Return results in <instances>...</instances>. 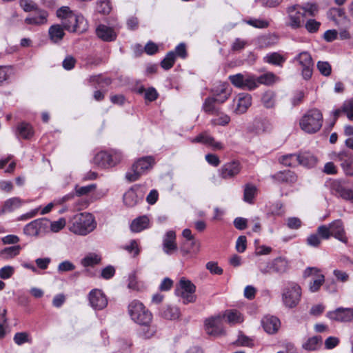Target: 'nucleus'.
<instances>
[{"label": "nucleus", "instance_id": "bf43d9fd", "mask_svg": "<svg viewBox=\"0 0 353 353\" xmlns=\"http://www.w3.org/2000/svg\"><path fill=\"white\" fill-rule=\"evenodd\" d=\"M123 249L128 251L129 253H133L134 256H137L140 252L136 240H131L129 245L123 246Z\"/></svg>", "mask_w": 353, "mask_h": 353}, {"label": "nucleus", "instance_id": "423d86ee", "mask_svg": "<svg viewBox=\"0 0 353 353\" xmlns=\"http://www.w3.org/2000/svg\"><path fill=\"white\" fill-rule=\"evenodd\" d=\"M128 313L132 320L139 325L152 323V313L139 301L134 300L129 304Z\"/></svg>", "mask_w": 353, "mask_h": 353}, {"label": "nucleus", "instance_id": "ea45409f", "mask_svg": "<svg viewBox=\"0 0 353 353\" xmlns=\"http://www.w3.org/2000/svg\"><path fill=\"white\" fill-rule=\"evenodd\" d=\"M322 343V337L315 336L309 338L307 341L303 344V347L308 351H315L318 350Z\"/></svg>", "mask_w": 353, "mask_h": 353}, {"label": "nucleus", "instance_id": "ddd939ff", "mask_svg": "<svg viewBox=\"0 0 353 353\" xmlns=\"http://www.w3.org/2000/svg\"><path fill=\"white\" fill-rule=\"evenodd\" d=\"M144 192L139 185H135L125 192L123 196L124 205L128 208H133L141 201Z\"/></svg>", "mask_w": 353, "mask_h": 353}, {"label": "nucleus", "instance_id": "338daca9", "mask_svg": "<svg viewBox=\"0 0 353 353\" xmlns=\"http://www.w3.org/2000/svg\"><path fill=\"white\" fill-rule=\"evenodd\" d=\"M321 240L320 236L317 233L311 234L307 238V245L312 247H318L321 244Z\"/></svg>", "mask_w": 353, "mask_h": 353}, {"label": "nucleus", "instance_id": "5fc2aeb1", "mask_svg": "<svg viewBox=\"0 0 353 353\" xmlns=\"http://www.w3.org/2000/svg\"><path fill=\"white\" fill-rule=\"evenodd\" d=\"M20 7L26 12L37 11L38 6L32 0H19Z\"/></svg>", "mask_w": 353, "mask_h": 353}, {"label": "nucleus", "instance_id": "13d9d810", "mask_svg": "<svg viewBox=\"0 0 353 353\" xmlns=\"http://www.w3.org/2000/svg\"><path fill=\"white\" fill-rule=\"evenodd\" d=\"M321 26V23L315 19H308L305 24V28L310 33L316 32Z\"/></svg>", "mask_w": 353, "mask_h": 353}, {"label": "nucleus", "instance_id": "473e14b6", "mask_svg": "<svg viewBox=\"0 0 353 353\" xmlns=\"http://www.w3.org/2000/svg\"><path fill=\"white\" fill-rule=\"evenodd\" d=\"M161 315L165 319L175 320L180 316V311L177 307L167 305L161 310Z\"/></svg>", "mask_w": 353, "mask_h": 353}, {"label": "nucleus", "instance_id": "680f3d73", "mask_svg": "<svg viewBox=\"0 0 353 353\" xmlns=\"http://www.w3.org/2000/svg\"><path fill=\"white\" fill-rule=\"evenodd\" d=\"M317 234L321 239H328L331 236L330 228L328 225H322L317 228Z\"/></svg>", "mask_w": 353, "mask_h": 353}, {"label": "nucleus", "instance_id": "f03ea898", "mask_svg": "<svg viewBox=\"0 0 353 353\" xmlns=\"http://www.w3.org/2000/svg\"><path fill=\"white\" fill-rule=\"evenodd\" d=\"M230 95V90L228 85L225 83L221 84L214 90L213 97H208L205 99L202 110L210 114H218L220 109L216 106V104L224 103Z\"/></svg>", "mask_w": 353, "mask_h": 353}, {"label": "nucleus", "instance_id": "58836bf2", "mask_svg": "<svg viewBox=\"0 0 353 353\" xmlns=\"http://www.w3.org/2000/svg\"><path fill=\"white\" fill-rule=\"evenodd\" d=\"M285 60L286 59L279 52L269 53L264 57L266 63L278 66H282Z\"/></svg>", "mask_w": 353, "mask_h": 353}, {"label": "nucleus", "instance_id": "7ed1b4c3", "mask_svg": "<svg viewBox=\"0 0 353 353\" xmlns=\"http://www.w3.org/2000/svg\"><path fill=\"white\" fill-rule=\"evenodd\" d=\"M301 294L300 285L295 282L288 281L281 290L282 302L286 307L294 308L299 303Z\"/></svg>", "mask_w": 353, "mask_h": 353}, {"label": "nucleus", "instance_id": "de8ad7c7", "mask_svg": "<svg viewBox=\"0 0 353 353\" xmlns=\"http://www.w3.org/2000/svg\"><path fill=\"white\" fill-rule=\"evenodd\" d=\"M14 343L21 345L26 343H32V339L30 334L26 332H17L13 338Z\"/></svg>", "mask_w": 353, "mask_h": 353}, {"label": "nucleus", "instance_id": "603ef678", "mask_svg": "<svg viewBox=\"0 0 353 353\" xmlns=\"http://www.w3.org/2000/svg\"><path fill=\"white\" fill-rule=\"evenodd\" d=\"M96 187L97 185L95 184H90L85 186H79L76 185L74 190L77 196H81L88 195L89 193L94 191L96 189Z\"/></svg>", "mask_w": 353, "mask_h": 353}, {"label": "nucleus", "instance_id": "4468645a", "mask_svg": "<svg viewBox=\"0 0 353 353\" xmlns=\"http://www.w3.org/2000/svg\"><path fill=\"white\" fill-rule=\"evenodd\" d=\"M300 10L299 5L291 6L287 8L288 19L287 26L292 29H298L302 26L305 12H301Z\"/></svg>", "mask_w": 353, "mask_h": 353}, {"label": "nucleus", "instance_id": "cd10ccee", "mask_svg": "<svg viewBox=\"0 0 353 353\" xmlns=\"http://www.w3.org/2000/svg\"><path fill=\"white\" fill-rule=\"evenodd\" d=\"M36 15L28 17L25 19V23L27 24L41 26L47 23L48 13L43 10H37Z\"/></svg>", "mask_w": 353, "mask_h": 353}, {"label": "nucleus", "instance_id": "09e8293b", "mask_svg": "<svg viewBox=\"0 0 353 353\" xmlns=\"http://www.w3.org/2000/svg\"><path fill=\"white\" fill-rule=\"evenodd\" d=\"M215 114L217 115V117L213 118L210 120V124L212 126H225L230 123V117L228 114L224 113H220L219 112L218 114Z\"/></svg>", "mask_w": 353, "mask_h": 353}, {"label": "nucleus", "instance_id": "4be33fe9", "mask_svg": "<svg viewBox=\"0 0 353 353\" xmlns=\"http://www.w3.org/2000/svg\"><path fill=\"white\" fill-rule=\"evenodd\" d=\"M117 26L108 27L101 24L96 29V34L101 40L107 42L114 41L117 38Z\"/></svg>", "mask_w": 353, "mask_h": 353}, {"label": "nucleus", "instance_id": "f704fd0d", "mask_svg": "<svg viewBox=\"0 0 353 353\" xmlns=\"http://www.w3.org/2000/svg\"><path fill=\"white\" fill-rule=\"evenodd\" d=\"M256 192L257 188L256 185L251 183L245 184L243 190V201L248 203L252 204Z\"/></svg>", "mask_w": 353, "mask_h": 353}, {"label": "nucleus", "instance_id": "2eb2a0df", "mask_svg": "<svg viewBox=\"0 0 353 353\" xmlns=\"http://www.w3.org/2000/svg\"><path fill=\"white\" fill-rule=\"evenodd\" d=\"M312 274H316V277L313 278V280L309 283V290L311 292H316L319 290L321 286L325 282V276L321 273V270L314 267H308L304 272L303 276L306 279L312 276Z\"/></svg>", "mask_w": 353, "mask_h": 353}, {"label": "nucleus", "instance_id": "9b49d317", "mask_svg": "<svg viewBox=\"0 0 353 353\" xmlns=\"http://www.w3.org/2000/svg\"><path fill=\"white\" fill-rule=\"evenodd\" d=\"M64 28L70 32H83L87 28V22L82 15L70 14L62 21Z\"/></svg>", "mask_w": 353, "mask_h": 353}, {"label": "nucleus", "instance_id": "6ab92c4d", "mask_svg": "<svg viewBox=\"0 0 353 353\" xmlns=\"http://www.w3.org/2000/svg\"><path fill=\"white\" fill-rule=\"evenodd\" d=\"M192 143H200L211 147L213 150H222L224 149V145L215 140L208 132L205 131L198 134L195 138L191 140Z\"/></svg>", "mask_w": 353, "mask_h": 353}, {"label": "nucleus", "instance_id": "e433bc0d", "mask_svg": "<svg viewBox=\"0 0 353 353\" xmlns=\"http://www.w3.org/2000/svg\"><path fill=\"white\" fill-rule=\"evenodd\" d=\"M299 165L307 168L314 167L317 162V159L316 158V157H314L312 154L310 152H304L302 154H299Z\"/></svg>", "mask_w": 353, "mask_h": 353}, {"label": "nucleus", "instance_id": "a18cd8bd", "mask_svg": "<svg viewBox=\"0 0 353 353\" xmlns=\"http://www.w3.org/2000/svg\"><path fill=\"white\" fill-rule=\"evenodd\" d=\"M141 326L139 335L144 339H150L157 332L156 327L151 323L148 325H140Z\"/></svg>", "mask_w": 353, "mask_h": 353}, {"label": "nucleus", "instance_id": "c03bdc74", "mask_svg": "<svg viewBox=\"0 0 353 353\" xmlns=\"http://www.w3.org/2000/svg\"><path fill=\"white\" fill-rule=\"evenodd\" d=\"M277 79V77L272 72H267L259 76V77H256L257 86L259 84L270 85L273 84Z\"/></svg>", "mask_w": 353, "mask_h": 353}, {"label": "nucleus", "instance_id": "6e6d98bb", "mask_svg": "<svg viewBox=\"0 0 353 353\" xmlns=\"http://www.w3.org/2000/svg\"><path fill=\"white\" fill-rule=\"evenodd\" d=\"M274 94L272 92H266L262 97V102L265 107L271 108L274 105Z\"/></svg>", "mask_w": 353, "mask_h": 353}, {"label": "nucleus", "instance_id": "49530a36", "mask_svg": "<svg viewBox=\"0 0 353 353\" xmlns=\"http://www.w3.org/2000/svg\"><path fill=\"white\" fill-rule=\"evenodd\" d=\"M101 256L95 253H90L81 260V264L84 267L93 266L99 263Z\"/></svg>", "mask_w": 353, "mask_h": 353}, {"label": "nucleus", "instance_id": "a878e982", "mask_svg": "<svg viewBox=\"0 0 353 353\" xmlns=\"http://www.w3.org/2000/svg\"><path fill=\"white\" fill-rule=\"evenodd\" d=\"M43 219H35L28 223L23 228V233L30 236H38L41 230L44 228Z\"/></svg>", "mask_w": 353, "mask_h": 353}, {"label": "nucleus", "instance_id": "412c9836", "mask_svg": "<svg viewBox=\"0 0 353 353\" xmlns=\"http://www.w3.org/2000/svg\"><path fill=\"white\" fill-rule=\"evenodd\" d=\"M234 101L236 104L234 112L238 114H243L252 104V97L248 93H240Z\"/></svg>", "mask_w": 353, "mask_h": 353}, {"label": "nucleus", "instance_id": "4c0bfd02", "mask_svg": "<svg viewBox=\"0 0 353 353\" xmlns=\"http://www.w3.org/2000/svg\"><path fill=\"white\" fill-rule=\"evenodd\" d=\"M21 249L19 245L6 248L0 252V257L4 260L12 259L19 254Z\"/></svg>", "mask_w": 353, "mask_h": 353}, {"label": "nucleus", "instance_id": "a211bd4d", "mask_svg": "<svg viewBox=\"0 0 353 353\" xmlns=\"http://www.w3.org/2000/svg\"><path fill=\"white\" fill-rule=\"evenodd\" d=\"M241 170V163L237 161H232L223 164L219 170V172L222 179H229L238 175Z\"/></svg>", "mask_w": 353, "mask_h": 353}, {"label": "nucleus", "instance_id": "0eeeda50", "mask_svg": "<svg viewBox=\"0 0 353 353\" xmlns=\"http://www.w3.org/2000/svg\"><path fill=\"white\" fill-rule=\"evenodd\" d=\"M195 291L196 286L190 280L183 277L180 279L175 292L183 299L184 304H188L196 301Z\"/></svg>", "mask_w": 353, "mask_h": 353}, {"label": "nucleus", "instance_id": "774afa93", "mask_svg": "<svg viewBox=\"0 0 353 353\" xmlns=\"http://www.w3.org/2000/svg\"><path fill=\"white\" fill-rule=\"evenodd\" d=\"M301 9L312 17L315 16L318 12V6L316 3H307L304 6L301 7Z\"/></svg>", "mask_w": 353, "mask_h": 353}, {"label": "nucleus", "instance_id": "69168bd1", "mask_svg": "<svg viewBox=\"0 0 353 353\" xmlns=\"http://www.w3.org/2000/svg\"><path fill=\"white\" fill-rule=\"evenodd\" d=\"M65 219L61 218L59 220L51 223L50 229L52 232H57L65 227Z\"/></svg>", "mask_w": 353, "mask_h": 353}, {"label": "nucleus", "instance_id": "a19ab883", "mask_svg": "<svg viewBox=\"0 0 353 353\" xmlns=\"http://www.w3.org/2000/svg\"><path fill=\"white\" fill-rule=\"evenodd\" d=\"M48 32L50 39L54 43L61 41L64 36L63 30L60 25L52 26Z\"/></svg>", "mask_w": 353, "mask_h": 353}, {"label": "nucleus", "instance_id": "2f4dec72", "mask_svg": "<svg viewBox=\"0 0 353 353\" xmlns=\"http://www.w3.org/2000/svg\"><path fill=\"white\" fill-rule=\"evenodd\" d=\"M223 319L226 318L227 321L230 324L240 323L243 321V316L240 312L236 310H225L223 314Z\"/></svg>", "mask_w": 353, "mask_h": 353}, {"label": "nucleus", "instance_id": "6e6552de", "mask_svg": "<svg viewBox=\"0 0 353 353\" xmlns=\"http://www.w3.org/2000/svg\"><path fill=\"white\" fill-rule=\"evenodd\" d=\"M231 83L236 88L253 90L257 88L256 77L249 73H238L228 77Z\"/></svg>", "mask_w": 353, "mask_h": 353}, {"label": "nucleus", "instance_id": "e2e57ef3", "mask_svg": "<svg viewBox=\"0 0 353 353\" xmlns=\"http://www.w3.org/2000/svg\"><path fill=\"white\" fill-rule=\"evenodd\" d=\"M14 272V269L10 265H6L0 269V278L8 279L10 278Z\"/></svg>", "mask_w": 353, "mask_h": 353}, {"label": "nucleus", "instance_id": "aec40b11", "mask_svg": "<svg viewBox=\"0 0 353 353\" xmlns=\"http://www.w3.org/2000/svg\"><path fill=\"white\" fill-rule=\"evenodd\" d=\"M174 230L168 231L163 237L162 248L165 254L172 255L178 249Z\"/></svg>", "mask_w": 353, "mask_h": 353}, {"label": "nucleus", "instance_id": "f8f14e48", "mask_svg": "<svg viewBox=\"0 0 353 353\" xmlns=\"http://www.w3.org/2000/svg\"><path fill=\"white\" fill-rule=\"evenodd\" d=\"M121 160V154L114 152L113 154L105 151L98 152L93 158V162L101 167H112L117 164Z\"/></svg>", "mask_w": 353, "mask_h": 353}, {"label": "nucleus", "instance_id": "39448f33", "mask_svg": "<svg viewBox=\"0 0 353 353\" xmlns=\"http://www.w3.org/2000/svg\"><path fill=\"white\" fill-rule=\"evenodd\" d=\"M323 123L322 113L318 109L307 111L300 120L301 128L307 133L318 132Z\"/></svg>", "mask_w": 353, "mask_h": 353}, {"label": "nucleus", "instance_id": "7c9ffc66", "mask_svg": "<svg viewBox=\"0 0 353 353\" xmlns=\"http://www.w3.org/2000/svg\"><path fill=\"white\" fill-rule=\"evenodd\" d=\"M332 191L337 196L341 197L345 200L353 199V190L343 187L339 183H334L332 185Z\"/></svg>", "mask_w": 353, "mask_h": 353}, {"label": "nucleus", "instance_id": "b1692460", "mask_svg": "<svg viewBox=\"0 0 353 353\" xmlns=\"http://www.w3.org/2000/svg\"><path fill=\"white\" fill-rule=\"evenodd\" d=\"M330 228L331 236L337 239L340 241L346 243L347 238L345 236V232L343 223L341 220L337 219L329 224Z\"/></svg>", "mask_w": 353, "mask_h": 353}, {"label": "nucleus", "instance_id": "8fccbe9b", "mask_svg": "<svg viewBox=\"0 0 353 353\" xmlns=\"http://www.w3.org/2000/svg\"><path fill=\"white\" fill-rule=\"evenodd\" d=\"M244 22L255 28L263 29L267 28L270 26V22L265 19L250 18L245 20Z\"/></svg>", "mask_w": 353, "mask_h": 353}, {"label": "nucleus", "instance_id": "c85d7f7f", "mask_svg": "<svg viewBox=\"0 0 353 353\" xmlns=\"http://www.w3.org/2000/svg\"><path fill=\"white\" fill-rule=\"evenodd\" d=\"M149 218L146 215L141 216L132 221L130 229L134 232H140L149 227Z\"/></svg>", "mask_w": 353, "mask_h": 353}, {"label": "nucleus", "instance_id": "4d7b16f0", "mask_svg": "<svg viewBox=\"0 0 353 353\" xmlns=\"http://www.w3.org/2000/svg\"><path fill=\"white\" fill-rule=\"evenodd\" d=\"M317 68L323 76L328 77L331 74L332 67L327 61H319L317 62Z\"/></svg>", "mask_w": 353, "mask_h": 353}, {"label": "nucleus", "instance_id": "052dcab7", "mask_svg": "<svg viewBox=\"0 0 353 353\" xmlns=\"http://www.w3.org/2000/svg\"><path fill=\"white\" fill-rule=\"evenodd\" d=\"M89 81L98 85L104 83L105 85H108L111 83L110 79L103 78L101 74L91 76L89 79Z\"/></svg>", "mask_w": 353, "mask_h": 353}, {"label": "nucleus", "instance_id": "f3484780", "mask_svg": "<svg viewBox=\"0 0 353 353\" xmlns=\"http://www.w3.org/2000/svg\"><path fill=\"white\" fill-rule=\"evenodd\" d=\"M327 316L330 320L338 322H350L353 319V308L338 307L335 310L328 312Z\"/></svg>", "mask_w": 353, "mask_h": 353}, {"label": "nucleus", "instance_id": "3c124183", "mask_svg": "<svg viewBox=\"0 0 353 353\" xmlns=\"http://www.w3.org/2000/svg\"><path fill=\"white\" fill-rule=\"evenodd\" d=\"M176 55L174 51L169 52L165 57L161 61V65L165 70L170 69L175 61Z\"/></svg>", "mask_w": 353, "mask_h": 353}, {"label": "nucleus", "instance_id": "0e129e2a", "mask_svg": "<svg viewBox=\"0 0 353 353\" xmlns=\"http://www.w3.org/2000/svg\"><path fill=\"white\" fill-rule=\"evenodd\" d=\"M75 269V265L69 261H64L58 265V271L60 272H70Z\"/></svg>", "mask_w": 353, "mask_h": 353}, {"label": "nucleus", "instance_id": "9d476101", "mask_svg": "<svg viewBox=\"0 0 353 353\" xmlns=\"http://www.w3.org/2000/svg\"><path fill=\"white\" fill-rule=\"evenodd\" d=\"M293 63H297L301 68V74L304 79L308 80L312 75L314 62L311 54L303 51L297 54L292 60Z\"/></svg>", "mask_w": 353, "mask_h": 353}, {"label": "nucleus", "instance_id": "f257e3e1", "mask_svg": "<svg viewBox=\"0 0 353 353\" xmlns=\"http://www.w3.org/2000/svg\"><path fill=\"white\" fill-rule=\"evenodd\" d=\"M97 225L95 218L91 213L83 212L74 216L69 230L75 234L85 236L94 231Z\"/></svg>", "mask_w": 353, "mask_h": 353}, {"label": "nucleus", "instance_id": "864d4df0", "mask_svg": "<svg viewBox=\"0 0 353 353\" xmlns=\"http://www.w3.org/2000/svg\"><path fill=\"white\" fill-rule=\"evenodd\" d=\"M112 8L108 0H99L97 3L96 10L98 12L107 14H109Z\"/></svg>", "mask_w": 353, "mask_h": 353}, {"label": "nucleus", "instance_id": "20e7f679", "mask_svg": "<svg viewBox=\"0 0 353 353\" xmlns=\"http://www.w3.org/2000/svg\"><path fill=\"white\" fill-rule=\"evenodd\" d=\"M154 163V159L152 156L143 157L139 159L133 163L131 169L126 172V180L130 182L137 181L141 175L152 169Z\"/></svg>", "mask_w": 353, "mask_h": 353}, {"label": "nucleus", "instance_id": "37998d69", "mask_svg": "<svg viewBox=\"0 0 353 353\" xmlns=\"http://www.w3.org/2000/svg\"><path fill=\"white\" fill-rule=\"evenodd\" d=\"M17 135L25 139H30L33 135L32 126L26 123H21L17 127Z\"/></svg>", "mask_w": 353, "mask_h": 353}, {"label": "nucleus", "instance_id": "79ce46f5", "mask_svg": "<svg viewBox=\"0 0 353 353\" xmlns=\"http://www.w3.org/2000/svg\"><path fill=\"white\" fill-rule=\"evenodd\" d=\"M299 154H289L282 156L279 159V162L289 167H294L299 165Z\"/></svg>", "mask_w": 353, "mask_h": 353}, {"label": "nucleus", "instance_id": "72a5a7b5", "mask_svg": "<svg viewBox=\"0 0 353 353\" xmlns=\"http://www.w3.org/2000/svg\"><path fill=\"white\" fill-rule=\"evenodd\" d=\"M329 18L336 24L345 21L346 15L343 9L340 8H332L328 11Z\"/></svg>", "mask_w": 353, "mask_h": 353}, {"label": "nucleus", "instance_id": "dca6fc26", "mask_svg": "<svg viewBox=\"0 0 353 353\" xmlns=\"http://www.w3.org/2000/svg\"><path fill=\"white\" fill-rule=\"evenodd\" d=\"M90 306L95 310H101L108 305V299L105 295L99 289L90 291L88 295Z\"/></svg>", "mask_w": 353, "mask_h": 353}, {"label": "nucleus", "instance_id": "bb28decb", "mask_svg": "<svg viewBox=\"0 0 353 353\" xmlns=\"http://www.w3.org/2000/svg\"><path fill=\"white\" fill-rule=\"evenodd\" d=\"M337 159L341 162V165L346 174L353 175V173L350 172L351 165L353 163V154L347 151H342L338 154Z\"/></svg>", "mask_w": 353, "mask_h": 353}, {"label": "nucleus", "instance_id": "1a4fd4ad", "mask_svg": "<svg viewBox=\"0 0 353 353\" xmlns=\"http://www.w3.org/2000/svg\"><path fill=\"white\" fill-rule=\"evenodd\" d=\"M223 316L217 314L206 319L204 321V328L206 334L213 337H218L225 334L222 325Z\"/></svg>", "mask_w": 353, "mask_h": 353}, {"label": "nucleus", "instance_id": "393cba45", "mask_svg": "<svg viewBox=\"0 0 353 353\" xmlns=\"http://www.w3.org/2000/svg\"><path fill=\"white\" fill-rule=\"evenodd\" d=\"M264 330L268 334L276 333L281 325L280 320L274 316H265L261 320Z\"/></svg>", "mask_w": 353, "mask_h": 353}, {"label": "nucleus", "instance_id": "5701e85b", "mask_svg": "<svg viewBox=\"0 0 353 353\" xmlns=\"http://www.w3.org/2000/svg\"><path fill=\"white\" fill-rule=\"evenodd\" d=\"M275 183H294L296 181V175L290 170L279 171L270 176Z\"/></svg>", "mask_w": 353, "mask_h": 353}, {"label": "nucleus", "instance_id": "c9c22d12", "mask_svg": "<svg viewBox=\"0 0 353 353\" xmlns=\"http://www.w3.org/2000/svg\"><path fill=\"white\" fill-rule=\"evenodd\" d=\"M23 203V201L19 197L9 199L5 201L1 212L4 213L14 211L19 208Z\"/></svg>", "mask_w": 353, "mask_h": 353}, {"label": "nucleus", "instance_id": "c756f323", "mask_svg": "<svg viewBox=\"0 0 353 353\" xmlns=\"http://www.w3.org/2000/svg\"><path fill=\"white\" fill-rule=\"evenodd\" d=\"M288 261L281 257L276 258L272 262L269 263V268H272L273 272L278 274L285 273L288 270Z\"/></svg>", "mask_w": 353, "mask_h": 353}]
</instances>
